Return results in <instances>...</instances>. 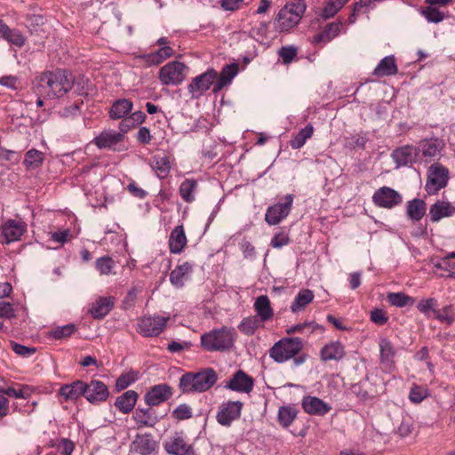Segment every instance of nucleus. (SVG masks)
Instances as JSON below:
<instances>
[{
  "mask_svg": "<svg viewBox=\"0 0 455 455\" xmlns=\"http://www.w3.org/2000/svg\"><path fill=\"white\" fill-rule=\"evenodd\" d=\"M168 320V316L159 315H145L139 320L136 331L143 337H157L164 330Z\"/></svg>",
  "mask_w": 455,
  "mask_h": 455,
  "instance_id": "nucleus-6",
  "label": "nucleus"
},
{
  "mask_svg": "<svg viewBox=\"0 0 455 455\" xmlns=\"http://www.w3.org/2000/svg\"><path fill=\"white\" fill-rule=\"evenodd\" d=\"M2 38L17 47H21L25 44L24 36L18 29H11L8 26H6V31Z\"/></svg>",
  "mask_w": 455,
  "mask_h": 455,
  "instance_id": "nucleus-48",
  "label": "nucleus"
},
{
  "mask_svg": "<svg viewBox=\"0 0 455 455\" xmlns=\"http://www.w3.org/2000/svg\"><path fill=\"white\" fill-rule=\"evenodd\" d=\"M372 202L380 208L392 209L403 202L401 194L389 187H381L372 196Z\"/></svg>",
  "mask_w": 455,
  "mask_h": 455,
  "instance_id": "nucleus-11",
  "label": "nucleus"
},
{
  "mask_svg": "<svg viewBox=\"0 0 455 455\" xmlns=\"http://www.w3.org/2000/svg\"><path fill=\"white\" fill-rule=\"evenodd\" d=\"M124 140L122 133L113 131L101 132L94 139V143L99 148H112L113 146Z\"/></svg>",
  "mask_w": 455,
  "mask_h": 455,
  "instance_id": "nucleus-25",
  "label": "nucleus"
},
{
  "mask_svg": "<svg viewBox=\"0 0 455 455\" xmlns=\"http://www.w3.org/2000/svg\"><path fill=\"white\" fill-rule=\"evenodd\" d=\"M243 403L239 401H228L220 405L217 414V420L222 426L230 424L240 418Z\"/></svg>",
  "mask_w": 455,
  "mask_h": 455,
  "instance_id": "nucleus-12",
  "label": "nucleus"
},
{
  "mask_svg": "<svg viewBox=\"0 0 455 455\" xmlns=\"http://www.w3.org/2000/svg\"><path fill=\"white\" fill-rule=\"evenodd\" d=\"M380 361L382 363L390 366L395 355L392 343L387 339H380L379 343Z\"/></svg>",
  "mask_w": 455,
  "mask_h": 455,
  "instance_id": "nucleus-39",
  "label": "nucleus"
},
{
  "mask_svg": "<svg viewBox=\"0 0 455 455\" xmlns=\"http://www.w3.org/2000/svg\"><path fill=\"white\" fill-rule=\"evenodd\" d=\"M132 418L139 427H152L158 422V419L151 408L136 409Z\"/></svg>",
  "mask_w": 455,
  "mask_h": 455,
  "instance_id": "nucleus-24",
  "label": "nucleus"
},
{
  "mask_svg": "<svg viewBox=\"0 0 455 455\" xmlns=\"http://www.w3.org/2000/svg\"><path fill=\"white\" fill-rule=\"evenodd\" d=\"M172 396V388L166 384H159L151 387L145 395V402L148 406H156Z\"/></svg>",
  "mask_w": 455,
  "mask_h": 455,
  "instance_id": "nucleus-15",
  "label": "nucleus"
},
{
  "mask_svg": "<svg viewBox=\"0 0 455 455\" xmlns=\"http://www.w3.org/2000/svg\"><path fill=\"white\" fill-rule=\"evenodd\" d=\"M165 451L172 455H186L192 449L190 445L180 435H175L164 443Z\"/></svg>",
  "mask_w": 455,
  "mask_h": 455,
  "instance_id": "nucleus-26",
  "label": "nucleus"
},
{
  "mask_svg": "<svg viewBox=\"0 0 455 455\" xmlns=\"http://www.w3.org/2000/svg\"><path fill=\"white\" fill-rule=\"evenodd\" d=\"M254 308L257 312L256 316H258L261 322H266L273 316V309L270 305V300L267 295H260L256 299Z\"/></svg>",
  "mask_w": 455,
  "mask_h": 455,
  "instance_id": "nucleus-30",
  "label": "nucleus"
},
{
  "mask_svg": "<svg viewBox=\"0 0 455 455\" xmlns=\"http://www.w3.org/2000/svg\"><path fill=\"white\" fill-rule=\"evenodd\" d=\"M435 318L442 323L451 324L455 321V313L451 306H446L442 310H436Z\"/></svg>",
  "mask_w": 455,
  "mask_h": 455,
  "instance_id": "nucleus-54",
  "label": "nucleus"
},
{
  "mask_svg": "<svg viewBox=\"0 0 455 455\" xmlns=\"http://www.w3.org/2000/svg\"><path fill=\"white\" fill-rule=\"evenodd\" d=\"M235 339L236 332L235 329L224 326L203 334L201 336V345L209 352H224L234 347Z\"/></svg>",
  "mask_w": 455,
  "mask_h": 455,
  "instance_id": "nucleus-3",
  "label": "nucleus"
},
{
  "mask_svg": "<svg viewBox=\"0 0 455 455\" xmlns=\"http://www.w3.org/2000/svg\"><path fill=\"white\" fill-rule=\"evenodd\" d=\"M436 307L437 301L434 298L421 299L417 305L418 310L428 317L430 316V313H433L434 316L435 315Z\"/></svg>",
  "mask_w": 455,
  "mask_h": 455,
  "instance_id": "nucleus-51",
  "label": "nucleus"
},
{
  "mask_svg": "<svg viewBox=\"0 0 455 455\" xmlns=\"http://www.w3.org/2000/svg\"><path fill=\"white\" fill-rule=\"evenodd\" d=\"M218 77L213 68H208L204 73L196 76L188 85V91L193 99H198L207 92Z\"/></svg>",
  "mask_w": 455,
  "mask_h": 455,
  "instance_id": "nucleus-9",
  "label": "nucleus"
},
{
  "mask_svg": "<svg viewBox=\"0 0 455 455\" xmlns=\"http://www.w3.org/2000/svg\"><path fill=\"white\" fill-rule=\"evenodd\" d=\"M293 203V196L286 195L281 202L269 206L265 214V220L271 226L279 224L290 213Z\"/></svg>",
  "mask_w": 455,
  "mask_h": 455,
  "instance_id": "nucleus-10",
  "label": "nucleus"
},
{
  "mask_svg": "<svg viewBox=\"0 0 455 455\" xmlns=\"http://www.w3.org/2000/svg\"><path fill=\"white\" fill-rule=\"evenodd\" d=\"M197 187V182L194 179H186L180 186V194L182 199L187 203H191L195 200L193 192Z\"/></svg>",
  "mask_w": 455,
  "mask_h": 455,
  "instance_id": "nucleus-42",
  "label": "nucleus"
},
{
  "mask_svg": "<svg viewBox=\"0 0 455 455\" xmlns=\"http://www.w3.org/2000/svg\"><path fill=\"white\" fill-rule=\"evenodd\" d=\"M25 230V225L22 222L10 220L3 226L2 234L9 243L19 240Z\"/></svg>",
  "mask_w": 455,
  "mask_h": 455,
  "instance_id": "nucleus-23",
  "label": "nucleus"
},
{
  "mask_svg": "<svg viewBox=\"0 0 455 455\" xmlns=\"http://www.w3.org/2000/svg\"><path fill=\"white\" fill-rule=\"evenodd\" d=\"M342 25L341 22H333L327 25L321 33L314 36L313 42L317 44L331 41L339 34Z\"/></svg>",
  "mask_w": 455,
  "mask_h": 455,
  "instance_id": "nucleus-34",
  "label": "nucleus"
},
{
  "mask_svg": "<svg viewBox=\"0 0 455 455\" xmlns=\"http://www.w3.org/2000/svg\"><path fill=\"white\" fill-rule=\"evenodd\" d=\"M139 378L137 371H130L128 372L121 374L116 382V388L118 391L124 390L130 385L134 383Z\"/></svg>",
  "mask_w": 455,
  "mask_h": 455,
  "instance_id": "nucleus-47",
  "label": "nucleus"
},
{
  "mask_svg": "<svg viewBox=\"0 0 455 455\" xmlns=\"http://www.w3.org/2000/svg\"><path fill=\"white\" fill-rule=\"evenodd\" d=\"M115 299L113 297H100L92 304L89 313L94 319L105 317L113 308Z\"/></svg>",
  "mask_w": 455,
  "mask_h": 455,
  "instance_id": "nucleus-17",
  "label": "nucleus"
},
{
  "mask_svg": "<svg viewBox=\"0 0 455 455\" xmlns=\"http://www.w3.org/2000/svg\"><path fill=\"white\" fill-rule=\"evenodd\" d=\"M74 448V443L67 438H61L60 443L58 445V449L60 451L62 455H71Z\"/></svg>",
  "mask_w": 455,
  "mask_h": 455,
  "instance_id": "nucleus-62",
  "label": "nucleus"
},
{
  "mask_svg": "<svg viewBox=\"0 0 455 455\" xmlns=\"http://www.w3.org/2000/svg\"><path fill=\"white\" fill-rule=\"evenodd\" d=\"M137 140L142 144H148L152 139L150 131L148 127H140L137 132Z\"/></svg>",
  "mask_w": 455,
  "mask_h": 455,
  "instance_id": "nucleus-64",
  "label": "nucleus"
},
{
  "mask_svg": "<svg viewBox=\"0 0 455 455\" xmlns=\"http://www.w3.org/2000/svg\"><path fill=\"white\" fill-rule=\"evenodd\" d=\"M174 54L172 48L163 46L157 51L146 54L143 59L148 65H158Z\"/></svg>",
  "mask_w": 455,
  "mask_h": 455,
  "instance_id": "nucleus-36",
  "label": "nucleus"
},
{
  "mask_svg": "<svg viewBox=\"0 0 455 455\" xmlns=\"http://www.w3.org/2000/svg\"><path fill=\"white\" fill-rule=\"evenodd\" d=\"M443 146L442 140L431 139L422 141L419 150H420L422 155L426 157H435L440 155Z\"/></svg>",
  "mask_w": 455,
  "mask_h": 455,
  "instance_id": "nucleus-38",
  "label": "nucleus"
},
{
  "mask_svg": "<svg viewBox=\"0 0 455 455\" xmlns=\"http://www.w3.org/2000/svg\"><path fill=\"white\" fill-rule=\"evenodd\" d=\"M455 213V207L449 202L437 201L430 206L429 218L432 222H438L443 218L451 217Z\"/></svg>",
  "mask_w": 455,
  "mask_h": 455,
  "instance_id": "nucleus-18",
  "label": "nucleus"
},
{
  "mask_svg": "<svg viewBox=\"0 0 455 455\" xmlns=\"http://www.w3.org/2000/svg\"><path fill=\"white\" fill-rule=\"evenodd\" d=\"M95 267L100 275H109L116 267L115 261L108 256L97 259Z\"/></svg>",
  "mask_w": 455,
  "mask_h": 455,
  "instance_id": "nucleus-50",
  "label": "nucleus"
},
{
  "mask_svg": "<svg viewBox=\"0 0 455 455\" xmlns=\"http://www.w3.org/2000/svg\"><path fill=\"white\" fill-rule=\"evenodd\" d=\"M261 320L258 316H249L244 318L240 324L238 329L245 335L251 336L254 334L255 331L259 327Z\"/></svg>",
  "mask_w": 455,
  "mask_h": 455,
  "instance_id": "nucleus-46",
  "label": "nucleus"
},
{
  "mask_svg": "<svg viewBox=\"0 0 455 455\" xmlns=\"http://www.w3.org/2000/svg\"><path fill=\"white\" fill-rule=\"evenodd\" d=\"M133 104L127 99H120L116 100L109 111L112 119H122L129 115L132 110Z\"/></svg>",
  "mask_w": 455,
  "mask_h": 455,
  "instance_id": "nucleus-29",
  "label": "nucleus"
},
{
  "mask_svg": "<svg viewBox=\"0 0 455 455\" xmlns=\"http://www.w3.org/2000/svg\"><path fill=\"white\" fill-rule=\"evenodd\" d=\"M85 382L83 380H76L70 384L63 385L60 390L59 394L61 395L66 401H75L78 399L80 396L84 397V388Z\"/></svg>",
  "mask_w": 455,
  "mask_h": 455,
  "instance_id": "nucleus-19",
  "label": "nucleus"
},
{
  "mask_svg": "<svg viewBox=\"0 0 455 455\" xmlns=\"http://www.w3.org/2000/svg\"><path fill=\"white\" fill-rule=\"evenodd\" d=\"M427 396V389L420 386H413L409 394V398L413 403H419Z\"/></svg>",
  "mask_w": 455,
  "mask_h": 455,
  "instance_id": "nucleus-55",
  "label": "nucleus"
},
{
  "mask_svg": "<svg viewBox=\"0 0 455 455\" xmlns=\"http://www.w3.org/2000/svg\"><path fill=\"white\" fill-rule=\"evenodd\" d=\"M413 429V422L411 418L403 417L399 427H397V434L401 437L408 436Z\"/></svg>",
  "mask_w": 455,
  "mask_h": 455,
  "instance_id": "nucleus-59",
  "label": "nucleus"
},
{
  "mask_svg": "<svg viewBox=\"0 0 455 455\" xmlns=\"http://www.w3.org/2000/svg\"><path fill=\"white\" fill-rule=\"evenodd\" d=\"M156 449V442L151 435H138L131 444V451L148 455Z\"/></svg>",
  "mask_w": 455,
  "mask_h": 455,
  "instance_id": "nucleus-20",
  "label": "nucleus"
},
{
  "mask_svg": "<svg viewBox=\"0 0 455 455\" xmlns=\"http://www.w3.org/2000/svg\"><path fill=\"white\" fill-rule=\"evenodd\" d=\"M387 301L392 306L403 307L406 306H411L414 303V299L403 292H390L387 294Z\"/></svg>",
  "mask_w": 455,
  "mask_h": 455,
  "instance_id": "nucleus-44",
  "label": "nucleus"
},
{
  "mask_svg": "<svg viewBox=\"0 0 455 455\" xmlns=\"http://www.w3.org/2000/svg\"><path fill=\"white\" fill-rule=\"evenodd\" d=\"M344 347L340 342H331L324 346L321 350V358L323 361H339L344 356Z\"/></svg>",
  "mask_w": 455,
  "mask_h": 455,
  "instance_id": "nucleus-33",
  "label": "nucleus"
},
{
  "mask_svg": "<svg viewBox=\"0 0 455 455\" xmlns=\"http://www.w3.org/2000/svg\"><path fill=\"white\" fill-rule=\"evenodd\" d=\"M313 299L314 293L311 290H300L291 306V312L297 313L304 310L305 307L313 301Z\"/></svg>",
  "mask_w": 455,
  "mask_h": 455,
  "instance_id": "nucleus-35",
  "label": "nucleus"
},
{
  "mask_svg": "<svg viewBox=\"0 0 455 455\" xmlns=\"http://www.w3.org/2000/svg\"><path fill=\"white\" fill-rule=\"evenodd\" d=\"M138 399V394L133 390H128L116 400L115 405L123 413H129L132 411Z\"/></svg>",
  "mask_w": 455,
  "mask_h": 455,
  "instance_id": "nucleus-32",
  "label": "nucleus"
},
{
  "mask_svg": "<svg viewBox=\"0 0 455 455\" xmlns=\"http://www.w3.org/2000/svg\"><path fill=\"white\" fill-rule=\"evenodd\" d=\"M348 0H329L323 9V17L329 19L333 17Z\"/></svg>",
  "mask_w": 455,
  "mask_h": 455,
  "instance_id": "nucleus-49",
  "label": "nucleus"
},
{
  "mask_svg": "<svg viewBox=\"0 0 455 455\" xmlns=\"http://www.w3.org/2000/svg\"><path fill=\"white\" fill-rule=\"evenodd\" d=\"M74 85V76L67 69H55L39 75L33 81V91L37 96L58 99L63 97Z\"/></svg>",
  "mask_w": 455,
  "mask_h": 455,
  "instance_id": "nucleus-1",
  "label": "nucleus"
},
{
  "mask_svg": "<svg viewBox=\"0 0 455 455\" xmlns=\"http://www.w3.org/2000/svg\"><path fill=\"white\" fill-rule=\"evenodd\" d=\"M44 159V153L33 148L26 153L23 164L28 168H37L43 164Z\"/></svg>",
  "mask_w": 455,
  "mask_h": 455,
  "instance_id": "nucleus-45",
  "label": "nucleus"
},
{
  "mask_svg": "<svg viewBox=\"0 0 455 455\" xmlns=\"http://www.w3.org/2000/svg\"><path fill=\"white\" fill-rule=\"evenodd\" d=\"M151 167L159 178L164 179L171 170L170 159L167 156H155L151 162Z\"/></svg>",
  "mask_w": 455,
  "mask_h": 455,
  "instance_id": "nucleus-37",
  "label": "nucleus"
},
{
  "mask_svg": "<svg viewBox=\"0 0 455 455\" xmlns=\"http://www.w3.org/2000/svg\"><path fill=\"white\" fill-rule=\"evenodd\" d=\"M303 347L300 338H283L275 343L269 355L277 363H283L298 355Z\"/></svg>",
  "mask_w": 455,
  "mask_h": 455,
  "instance_id": "nucleus-5",
  "label": "nucleus"
},
{
  "mask_svg": "<svg viewBox=\"0 0 455 455\" xmlns=\"http://www.w3.org/2000/svg\"><path fill=\"white\" fill-rule=\"evenodd\" d=\"M253 379L243 371H237L225 385V387L240 393H250L253 388Z\"/></svg>",
  "mask_w": 455,
  "mask_h": 455,
  "instance_id": "nucleus-14",
  "label": "nucleus"
},
{
  "mask_svg": "<svg viewBox=\"0 0 455 455\" xmlns=\"http://www.w3.org/2000/svg\"><path fill=\"white\" fill-rule=\"evenodd\" d=\"M304 0L287 3L277 13L274 20L275 29L280 32L288 31L295 27L306 11Z\"/></svg>",
  "mask_w": 455,
  "mask_h": 455,
  "instance_id": "nucleus-4",
  "label": "nucleus"
},
{
  "mask_svg": "<svg viewBox=\"0 0 455 455\" xmlns=\"http://www.w3.org/2000/svg\"><path fill=\"white\" fill-rule=\"evenodd\" d=\"M172 414L175 419L184 420L192 417V410L189 405L182 403L172 411Z\"/></svg>",
  "mask_w": 455,
  "mask_h": 455,
  "instance_id": "nucleus-58",
  "label": "nucleus"
},
{
  "mask_svg": "<svg viewBox=\"0 0 455 455\" xmlns=\"http://www.w3.org/2000/svg\"><path fill=\"white\" fill-rule=\"evenodd\" d=\"M398 72L395 60L393 55L383 58L373 70V75L377 76H394Z\"/></svg>",
  "mask_w": 455,
  "mask_h": 455,
  "instance_id": "nucleus-31",
  "label": "nucleus"
},
{
  "mask_svg": "<svg viewBox=\"0 0 455 455\" xmlns=\"http://www.w3.org/2000/svg\"><path fill=\"white\" fill-rule=\"evenodd\" d=\"M11 347L14 353L22 356V357H29L34 355L36 351V348L34 347H27L21 344H19L15 341L11 342Z\"/></svg>",
  "mask_w": 455,
  "mask_h": 455,
  "instance_id": "nucleus-56",
  "label": "nucleus"
},
{
  "mask_svg": "<svg viewBox=\"0 0 455 455\" xmlns=\"http://www.w3.org/2000/svg\"><path fill=\"white\" fill-rule=\"evenodd\" d=\"M76 331L74 324H67L57 327L52 331V336L56 339H60L71 336Z\"/></svg>",
  "mask_w": 455,
  "mask_h": 455,
  "instance_id": "nucleus-57",
  "label": "nucleus"
},
{
  "mask_svg": "<svg viewBox=\"0 0 455 455\" xmlns=\"http://www.w3.org/2000/svg\"><path fill=\"white\" fill-rule=\"evenodd\" d=\"M298 49L293 45L282 46L278 51V55L285 65L290 64L297 56Z\"/></svg>",
  "mask_w": 455,
  "mask_h": 455,
  "instance_id": "nucleus-53",
  "label": "nucleus"
},
{
  "mask_svg": "<svg viewBox=\"0 0 455 455\" xmlns=\"http://www.w3.org/2000/svg\"><path fill=\"white\" fill-rule=\"evenodd\" d=\"M449 180L448 169L439 164L429 166L425 189L429 195H435L447 186Z\"/></svg>",
  "mask_w": 455,
  "mask_h": 455,
  "instance_id": "nucleus-7",
  "label": "nucleus"
},
{
  "mask_svg": "<svg viewBox=\"0 0 455 455\" xmlns=\"http://www.w3.org/2000/svg\"><path fill=\"white\" fill-rule=\"evenodd\" d=\"M290 239H289V236L286 233L284 232H280L276 235H275V236L272 238L271 240V245L274 247V248H282L283 246L288 244Z\"/></svg>",
  "mask_w": 455,
  "mask_h": 455,
  "instance_id": "nucleus-61",
  "label": "nucleus"
},
{
  "mask_svg": "<svg viewBox=\"0 0 455 455\" xmlns=\"http://www.w3.org/2000/svg\"><path fill=\"white\" fill-rule=\"evenodd\" d=\"M298 411L291 406H282L278 411V420L283 427H288L296 419Z\"/></svg>",
  "mask_w": 455,
  "mask_h": 455,
  "instance_id": "nucleus-41",
  "label": "nucleus"
},
{
  "mask_svg": "<svg viewBox=\"0 0 455 455\" xmlns=\"http://www.w3.org/2000/svg\"><path fill=\"white\" fill-rule=\"evenodd\" d=\"M85 386L84 398L92 404L103 403L109 396L108 388L102 381L92 379L85 382Z\"/></svg>",
  "mask_w": 455,
  "mask_h": 455,
  "instance_id": "nucleus-13",
  "label": "nucleus"
},
{
  "mask_svg": "<svg viewBox=\"0 0 455 455\" xmlns=\"http://www.w3.org/2000/svg\"><path fill=\"white\" fill-rule=\"evenodd\" d=\"M188 68L180 61H171L159 70V80L164 85H177L181 84L186 77Z\"/></svg>",
  "mask_w": 455,
  "mask_h": 455,
  "instance_id": "nucleus-8",
  "label": "nucleus"
},
{
  "mask_svg": "<svg viewBox=\"0 0 455 455\" xmlns=\"http://www.w3.org/2000/svg\"><path fill=\"white\" fill-rule=\"evenodd\" d=\"M314 128L311 124L306 125L298 134L291 140L290 144L293 149H299L304 146L307 140L311 138Z\"/></svg>",
  "mask_w": 455,
  "mask_h": 455,
  "instance_id": "nucleus-43",
  "label": "nucleus"
},
{
  "mask_svg": "<svg viewBox=\"0 0 455 455\" xmlns=\"http://www.w3.org/2000/svg\"><path fill=\"white\" fill-rule=\"evenodd\" d=\"M418 155V148L406 145L396 148L392 153V158L397 166H405L411 163Z\"/></svg>",
  "mask_w": 455,
  "mask_h": 455,
  "instance_id": "nucleus-22",
  "label": "nucleus"
},
{
  "mask_svg": "<svg viewBox=\"0 0 455 455\" xmlns=\"http://www.w3.org/2000/svg\"><path fill=\"white\" fill-rule=\"evenodd\" d=\"M427 212V204L422 199L414 198L406 204V213L412 221H419Z\"/></svg>",
  "mask_w": 455,
  "mask_h": 455,
  "instance_id": "nucleus-27",
  "label": "nucleus"
},
{
  "mask_svg": "<svg viewBox=\"0 0 455 455\" xmlns=\"http://www.w3.org/2000/svg\"><path fill=\"white\" fill-rule=\"evenodd\" d=\"M421 14L428 22L433 23H439L444 19V14L431 5L422 9Z\"/></svg>",
  "mask_w": 455,
  "mask_h": 455,
  "instance_id": "nucleus-52",
  "label": "nucleus"
},
{
  "mask_svg": "<svg viewBox=\"0 0 455 455\" xmlns=\"http://www.w3.org/2000/svg\"><path fill=\"white\" fill-rule=\"evenodd\" d=\"M217 373L212 368L197 372H187L180 379L179 387L183 393H203L209 390L217 381Z\"/></svg>",
  "mask_w": 455,
  "mask_h": 455,
  "instance_id": "nucleus-2",
  "label": "nucleus"
},
{
  "mask_svg": "<svg viewBox=\"0 0 455 455\" xmlns=\"http://www.w3.org/2000/svg\"><path fill=\"white\" fill-rule=\"evenodd\" d=\"M192 272V265L185 262L177 266L170 274V281L172 285L180 288L184 285V281Z\"/></svg>",
  "mask_w": 455,
  "mask_h": 455,
  "instance_id": "nucleus-28",
  "label": "nucleus"
},
{
  "mask_svg": "<svg viewBox=\"0 0 455 455\" xmlns=\"http://www.w3.org/2000/svg\"><path fill=\"white\" fill-rule=\"evenodd\" d=\"M371 321L378 325L385 324L388 317L386 315V312L380 308H374L370 313Z\"/></svg>",
  "mask_w": 455,
  "mask_h": 455,
  "instance_id": "nucleus-60",
  "label": "nucleus"
},
{
  "mask_svg": "<svg viewBox=\"0 0 455 455\" xmlns=\"http://www.w3.org/2000/svg\"><path fill=\"white\" fill-rule=\"evenodd\" d=\"M0 317L8 319L15 317V313L12 305L9 302H0Z\"/></svg>",
  "mask_w": 455,
  "mask_h": 455,
  "instance_id": "nucleus-63",
  "label": "nucleus"
},
{
  "mask_svg": "<svg viewBox=\"0 0 455 455\" xmlns=\"http://www.w3.org/2000/svg\"><path fill=\"white\" fill-rule=\"evenodd\" d=\"M187 236L182 225L175 227L169 237V248L170 251L174 254L180 253L187 244Z\"/></svg>",
  "mask_w": 455,
  "mask_h": 455,
  "instance_id": "nucleus-21",
  "label": "nucleus"
},
{
  "mask_svg": "<svg viewBox=\"0 0 455 455\" xmlns=\"http://www.w3.org/2000/svg\"><path fill=\"white\" fill-rule=\"evenodd\" d=\"M367 379L358 383L353 384L350 387L351 393L355 395L359 401L365 402L371 399L374 395L368 388Z\"/></svg>",
  "mask_w": 455,
  "mask_h": 455,
  "instance_id": "nucleus-40",
  "label": "nucleus"
},
{
  "mask_svg": "<svg viewBox=\"0 0 455 455\" xmlns=\"http://www.w3.org/2000/svg\"><path fill=\"white\" fill-rule=\"evenodd\" d=\"M301 406L304 411L310 415L323 416L331 410V407L322 399L310 395L303 398Z\"/></svg>",
  "mask_w": 455,
  "mask_h": 455,
  "instance_id": "nucleus-16",
  "label": "nucleus"
}]
</instances>
